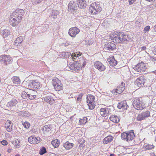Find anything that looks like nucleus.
<instances>
[{
  "instance_id": "obj_1",
  "label": "nucleus",
  "mask_w": 156,
  "mask_h": 156,
  "mask_svg": "<svg viewBox=\"0 0 156 156\" xmlns=\"http://www.w3.org/2000/svg\"><path fill=\"white\" fill-rule=\"evenodd\" d=\"M110 37L115 43H120L125 41H127L129 40L128 36L123 33L117 31H115L111 34Z\"/></svg>"
},
{
  "instance_id": "obj_2",
  "label": "nucleus",
  "mask_w": 156,
  "mask_h": 156,
  "mask_svg": "<svg viewBox=\"0 0 156 156\" xmlns=\"http://www.w3.org/2000/svg\"><path fill=\"white\" fill-rule=\"evenodd\" d=\"M23 83L26 85V87L34 89H38L40 87V83L37 80H24Z\"/></svg>"
},
{
  "instance_id": "obj_3",
  "label": "nucleus",
  "mask_w": 156,
  "mask_h": 156,
  "mask_svg": "<svg viewBox=\"0 0 156 156\" xmlns=\"http://www.w3.org/2000/svg\"><path fill=\"white\" fill-rule=\"evenodd\" d=\"M135 136V135L133 130H132L127 132H123L121 134L122 139L123 140H126L128 142L132 141Z\"/></svg>"
},
{
  "instance_id": "obj_4",
  "label": "nucleus",
  "mask_w": 156,
  "mask_h": 156,
  "mask_svg": "<svg viewBox=\"0 0 156 156\" xmlns=\"http://www.w3.org/2000/svg\"><path fill=\"white\" fill-rule=\"evenodd\" d=\"M133 105L137 110H142L145 107L144 101L139 99H135L133 101Z\"/></svg>"
},
{
  "instance_id": "obj_5",
  "label": "nucleus",
  "mask_w": 156,
  "mask_h": 156,
  "mask_svg": "<svg viewBox=\"0 0 156 156\" xmlns=\"http://www.w3.org/2000/svg\"><path fill=\"white\" fill-rule=\"evenodd\" d=\"M101 9L102 8L100 5L96 3L92 4L89 9L90 12L93 14H95L99 13Z\"/></svg>"
},
{
  "instance_id": "obj_6",
  "label": "nucleus",
  "mask_w": 156,
  "mask_h": 156,
  "mask_svg": "<svg viewBox=\"0 0 156 156\" xmlns=\"http://www.w3.org/2000/svg\"><path fill=\"white\" fill-rule=\"evenodd\" d=\"M87 102L88 103L89 108L90 109H93L95 107L94 104L95 98L91 94L87 96Z\"/></svg>"
},
{
  "instance_id": "obj_7",
  "label": "nucleus",
  "mask_w": 156,
  "mask_h": 156,
  "mask_svg": "<svg viewBox=\"0 0 156 156\" xmlns=\"http://www.w3.org/2000/svg\"><path fill=\"white\" fill-rule=\"evenodd\" d=\"M24 14V12L23 9H17L13 12L11 16L17 18L19 20H21Z\"/></svg>"
},
{
  "instance_id": "obj_8",
  "label": "nucleus",
  "mask_w": 156,
  "mask_h": 156,
  "mask_svg": "<svg viewBox=\"0 0 156 156\" xmlns=\"http://www.w3.org/2000/svg\"><path fill=\"white\" fill-rule=\"evenodd\" d=\"M53 85L55 89L57 91L62 90V84L60 80L58 78L53 79L52 80Z\"/></svg>"
},
{
  "instance_id": "obj_9",
  "label": "nucleus",
  "mask_w": 156,
  "mask_h": 156,
  "mask_svg": "<svg viewBox=\"0 0 156 156\" xmlns=\"http://www.w3.org/2000/svg\"><path fill=\"white\" fill-rule=\"evenodd\" d=\"M145 64L143 62L139 63L135 65L133 67V69L137 72L143 73L147 69Z\"/></svg>"
},
{
  "instance_id": "obj_10",
  "label": "nucleus",
  "mask_w": 156,
  "mask_h": 156,
  "mask_svg": "<svg viewBox=\"0 0 156 156\" xmlns=\"http://www.w3.org/2000/svg\"><path fill=\"white\" fill-rule=\"evenodd\" d=\"M79 60L80 63L78 61L76 62L73 64L74 67L77 70L79 68L80 66H81V68H84L86 64V62L85 59L83 58H80Z\"/></svg>"
},
{
  "instance_id": "obj_11",
  "label": "nucleus",
  "mask_w": 156,
  "mask_h": 156,
  "mask_svg": "<svg viewBox=\"0 0 156 156\" xmlns=\"http://www.w3.org/2000/svg\"><path fill=\"white\" fill-rule=\"evenodd\" d=\"M115 49H116V45L111 42H108L104 45V50L106 51H112Z\"/></svg>"
},
{
  "instance_id": "obj_12",
  "label": "nucleus",
  "mask_w": 156,
  "mask_h": 156,
  "mask_svg": "<svg viewBox=\"0 0 156 156\" xmlns=\"http://www.w3.org/2000/svg\"><path fill=\"white\" fill-rule=\"evenodd\" d=\"M12 60L9 56L4 55L0 56V62L6 65L9 64Z\"/></svg>"
},
{
  "instance_id": "obj_13",
  "label": "nucleus",
  "mask_w": 156,
  "mask_h": 156,
  "mask_svg": "<svg viewBox=\"0 0 156 156\" xmlns=\"http://www.w3.org/2000/svg\"><path fill=\"white\" fill-rule=\"evenodd\" d=\"M150 116V112L148 111H146L139 114L136 118L137 120L141 121Z\"/></svg>"
},
{
  "instance_id": "obj_14",
  "label": "nucleus",
  "mask_w": 156,
  "mask_h": 156,
  "mask_svg": "<svg viewBox=\"0 0 156 156\" xmlns=\"http://www.w3.org/2000/svg\"><path fill=\"white\" fill-rule=\"evenodd\" d=\"M80 31V30L76 27L71 28L69 30L68 34L72 37H75Z\"/></svg>"
},
{
  "instance_id": "obj_15",
  "label": "nucleus",
  "mask_w": 156,
  "mask_h": 156,
  "mask_svg": "<svg viewBox=\"0 0 156 156\" xmlns=\"http://www.w3.org/2000/svg\"><path fill=\"white\" fill-rule=\"evenodd\" d=\"M144 78V76H140L139 78H137L135 82V85L138 87H141V86H143L145 84V80H144L145 79Z\"/></svg>"
},
{
  "instance_id": "obj_16",
  "label": "nucleus",
  "mask_w": 156,
  "mask_h": 156,
  "mask_svg": "<svg viewBox=\"0 0 156 156\" xmlns=\"http://www.w3.org/2000/svg\"><path fill=\"white\" fill-rule=\"evenodd\" d=\"M77 4L73 1H71L69 3L68 5V9L69 12H72L77 10L78 5Z\"/></svg>"
},
{
  "instance_id": "obj_17",
  "label": "nucleus",
  "mask_w": 156,
  "mask_h": 156,
  "mask_svg": "<svg viewBox=\"0 0 156 156\" xmlns=\"http://www.w3.org/2000/svg\"><path fill=\"white\" fill-rule=\"evenodd\" d=\"M28 141L31 144H35L40 142L41 139L39 137H36L34 136H31L28 138Z\"/></svg>"
},
{
  "instance_id": "obj_18",
  "label": "nucleus",
  "mask_w": 156,
  "mask_h": 156,
  "mask_svg": "<svg viewBox=\"0 0 156 156\" xmlns=\"http://www.w3.org/2000/svg\"><path fill=\"white\" fill-rule=\"evenodd\" d=\"M94 66L96 68L100 71H104L105 69V67L99 61H97L95 62Z\"/></svg>"
},
{
  "instance_id": "obj_19",
  "label": "nucleus",
  "mask_w": 156,
  "mask_h": 156,
  "mask_svg": "<svg viewBox=\"0 0 156 156\" xmlns=\"http://www.w3.org/2000/svg\"><path fill=\"white\" fill-rule=\"evenodd\" d=\"M43 100L45 102L49 103L50 104H51L54 103V100L51 96V94L48 95L45 97H43Z\"/></svg>"
},
{
  "instance_id": "obj_20",
  "label": "nucleus",
  "mask_w": 156,
  "mask_h": 156,
  "mask_svg": "<svg viewBox=\"0 0 156 156\" xmlns=\"http://www.w3.org/2000/svg\"><path fill=\"white\" fill-rule=\"evenodd\" d=\"M76 2L78 7L81 9H84L87 6L85 0H77Z\"/></svg>"
},
{
  "instance_id": "obj_21",
  "label": "nucleus",
  "mask_w": 156,
  "mask_h": 156,
  "mask_svg": "<svg viewBox=\"0 0 156 156\" xmlns=\"http://www.w3.org/2000/svg\"><path fill=\"white\" fill-rule=\"evenodd\" d=\"M21 20H19V19H17V18L16 17H12L10 18L9 20V23L13 27H15L18 25V23Z\"/></svg>"
},
{
  "instance_id": "obj_22",
  "label": "nucleus",
  "mask_w": 156,
  "mask_h": 156,
  "mask_svg": "<svg viewBox=\"0 0 156 156\" xmlns=\"http://www.w3.org/2000/svg\"><path fill=\"white\" fill-rule=\"evenodd\" d=\"M128 106L126 104V101H124L119 102L117 107L119 109L122 108L123 110H125L127 108Z\"/></svg>"
},
{
  "instance_id": "obj_23",
  "label": "nucleus",
  "mask_w": 156,
  "mask_h": 156,
  "mask_svg": "<svg viewBox=\"0 0 156 156\" xmlns=\"http://www.w3.org/2000/svg\"><path fill=\"white\" fill-rule=\"evenodd\" d=\"M100 114L103 117H105L109 113V110L108 108H101L100 110Z\"/></svg>"
},
{
  "instance_id": "obj_24",
  "label": "nucleus",
  "mask_w": 156,
  "mask_h": 156,
  "mask_svg": "<svg viewBox=\"0 0 156 156\" xmlns=\"http://www.w3.org/2000/svg\"><path fill=\"white\" fill-rule=\"evenodd\" d=\"M12 123L10 120H7L5 124V127L9 132H11L12 129Z\"/></svg>"
},
{
  "instance_id": "obj_25",
  "label": "nucleus",
  "mask_w": 156,
  "mask_h": 156,
  "mask_svg": "<svg viewBox=\"0 0 156 156\" xmlns=\"http://www.w3.org/2000/svg\"><path fill=\"white\" fill-rule=\"evenodd\" d=\"M52 129L50 125H45L42 128V130L44 134L48 133Z\"/></svg>"
},
{
  "instance_id": "obj_26",
  "label": "nucleus",
  "mask_w": 156,
  "mask_h": 156,
  "mask_svg": "<svg viewBox=\"0 0 156 156\" xmlns=\"http://www.w3.org/2000/svg\"><path fill=\"white\" fill-rule=\"evenodd\" d=\"M110 120L114 123H118L119 122L120 119L119 117L115 115H112L110 117Z\"/></svg>"
},
{
  "instance_id": "obj_27",
  "label": "nucleus",
  "mask_w": 156,
  "mask_h": 156,
  "mask_svg": "<svg viewBox=\"0 0 156 156\" xmlns=\"http://www.w3.org/2000/svg\"><path fill=\"white\" fill-rule=\"evenodd\" d=\"M73 144L71 143L68 141L66 142V143L63 144V147L67 150H69L73 146Z\"/></svg>"
},
{
  "instance_id": "obj_28",
  "label": "nucleus",
  "mask_w": 156,
  "mask_h": 156,
  "mask_svg": "<svg viewBox=\"0 0 156 156\" xmlns=\"http://www.w3.org/2000/svg\"><path fill=\"white\" fill-rule=\"evenodd\" d=\"M113 139V137L111 136H108L104 139L103 143L104 144H107L109 142H111Z\"/></svg>"
},
{
  "instance_id": "obj_29",
  "label": "nucleus",
  "mask_w": 156,
  "mask_h": 156,
  "mask_svg": "<svg viewBox=\"0 0 156 156\" xmlns=\"http://www.w3.org/2000/svg\"><path fill=\"white\" fill-rule=\"evenodd\" d=\"M59 11L56 10H53L52 11L51 15L50 16L51 18H52L55 19L57 18V16L59 15Z\"/></svg>"
},
{
  "instance_id": "obj_30",
  "label": "nucleus",
  "mask_w": 156,
  "mask_h": 156,
  "mask_svg": "<svg viewBox=\"0 0 156 156\" xmlns=\"http://www.w3.org/2000/svg\"><path fill=\"white\" fill-rule=\"evenodd\" d=\"M18 103V101L17 100L15 99H12L11 101L9 102L7 105L8 106H15V105Z\"/></svg>"
},
{
  "instance_id": "obj_31",
  "label": "nucleus",
  "mask_w": 156,
  "mask_h": 156,
  "mask_svg": "<svg viewBox=\"0 0 156 156\" xmlns=\"http://www.w3.org/2000/svg\"><path fill=\"white\" fill-rule=\"evenodd\" d=\"M51 144L55 148H56L58 147L59 144V140L58 139H56L53 140L51 142Z\"/></svg>"
},
{
  "instance_id": "obj_32",
  "label": "nucleus",
  "mask_w": 156,
  "mask_h": 156,
  "mask_svg": "<svg viewBox=\"0 0 156 156\" xmlns=\"http://www.w3.org/2000/svg\"><path fill=\"white\" fill-rule=\"evenodd\" d=\"M71 55V53L69 52H65L62 53L60 55L61 58H69Z\"/></svg>"
},
{
  "instance_id": "obj_33",
  "label": "nucleus",
  "mask_w": 156,
  "mask_h": 156,
  "mask_svg": "<svg viewBox=\"0 0 156 156\" xmlns=\"http://www.w3.org/2000/svg\"><path fill=\"white\" fill-rule=\"evenodd\" d=\"M108 61L109 62L110 66H116L117 64V62L114 59H111L109 58L108 59Z\"/></svg>"
},
{
  "instance_id": "obj_34",
  "label": "nucleus",
  "mask_w": 156,
  "mask_h": 156,
  "mask_svg": "<svg viewBox=\"0 0 156 156\" xmlns=\"http://www.w3.org/2000/svg\"><path fill=\"white\" fill-rule=\"evenodd\" d=\"M1 33L4 37H7L10 34V32L7 29H5L1 31Z\"/></svg>"
},
{
  "instance_id": "obj_35",
  "label": "nucleus",
  "mask_w": 156,
  "mask_h": 156,
  "mask_svg": "<svg viewBox=\"0 0 156 156\" xmlns=\"http://www.w3.org/2000/svg\"><path fill=\"white\" fill-rule=\"evenodd\" d=\"M81 55V54L80 52H76L73 53H72L71 55L70 58L71 59H73V60H74V59H76L77 57H78L79 55L80 56Z\"/></svg>"
},
{
  "instance_id": "obj_36",
  "label": "nucleus",
  "mask_w": 156,
  "mask_h": 156,
  "mask_svg": "<svg viewBox=\"0 0 156 156\" xmlns=\"http://www.w3.org/2000/svg\"><path fill=\"white\" fill-rule=\"evenodd\" d=\"M13 83L16 84H18L20 83V80L19 77L15 76L12 80Z\"/></svg>"
},
{
  "instance_id": "obj_37",
  "label": "nucleus",
  "mask_w": 156,
  "mask_h": 156,
  "mask_svg": "<svg viewBox=\"0 0 156 156\" xmlns=\"http://www.w3.org/2000/svg\"><path fill=\"white\" fill-rule=\"evenodd\" d=\"M124 89L123 87H118L115 89V91L116 93L121 94L123 92Z\"/></svg>"
},
{
  "instance_id": "obj_38",
  "label": "nucleus",
  "mask_w": 156,
  "mask_h": 156,
  "mask_svg": "<svg viewBox=\"0 0 156 156\" xmlns=\"http://www.w3.org/2000/svg\"><path fill=\"white\" fill-rule=\"evenodd\" d=\"M20 142L17 140H13L12 141V143L14 145L16 146V148H18L20 147V144L19 143Z\"/></svg>"
},
{
  "instance_id": "obj_39",
  "label": "nucleus",
  "mask_w": 156,
  "mask_h": 156,
  "mask_svg": "<svg viewBox=\"0 0 156 156\" xmlns=\"http://www.w3.org/2000/svg\"><path fill=\"white\" fill-rule=\"evenodd\" d=\"M154 148L153 145L147 144L144 146V149L145 151L147 150H150Z\"/></svg>"
},
{
  "instance_id": "obj_40",
  "label": "nucleus",
  "mask_w": 156,
  "mask_h": 156,
  "mask_svg": "<svg viewBox=\"0 0 156 156\" xmlns=\"http://www.w3.org/2000/svg\"><path fill=\"white\" fill-rule=\"evenodd\" d=\"M87 118L86 117H84L83 119H80V123L81 124H85L87 122Z\"/></svg>"
},
{
  "instance_id": "obj_41",
  "label": "nucleus",
  "mask_w": 156,
  "mask_h": 156,
  "mask_svg": "<svg viewBox=\"0 0 156 156\" xmlns=\"http://www.w3.org/2000/svg\"><path fill=\"white\" fill-rule=\"evenodd\" d=\"M47 152L46 149L44 147H42L40 150L39 154L41 155H43Z\"/></svg>"
},
{
  "instance_id": "obj_42",
  "label": "nucleus",
  "mask_w": 156,
  "mask_h": 156,
  "mask_svg": "<svg viewBox=\"0 0 156 156\" xmlns=\"http://www.w3.org/2000/svg\"><path fill=\"white\" fill-rule=\"evenodd\" d=\"M83 95V94L81 93L79 95H78V97L77 98V99L76 100V101L77 103H79L81 101V98Z\"/></svg>"
},
{
  "instance_id": "obj_43",
  "label": "nucleus",
  "mask_w": 156,
  "mask_h": 156,
  "mask_svg": "<svg viewBox=\"0 0 156 156\" xmlns=\"http://www.w3.org/2000/svg\"><path fill=\"white\" fill-rule=\"evenodd\" d=\"M27 95V98L30 100L34 99L36 98V96L35 95H32L29 94Z\"/></svg>"
},
{
  "instance_id": "obj_44",
  "label": "nucleus",
  "mask_w": 156,
  "mask_h": 156,
  "mask_svg": "<svg viewBox=\"0 0 156 156\" xmlns=\"http://www.w3.org/2000/svg\"><path fill=\"white\" fill-rule=\"evenodd\" d=\"M23 41V39L21 36H20L17 37L15 40V41L18 42L19 43H22Z\"/></svg>"
},
{
  "instance_id": "obj_45",
  "label": "nucleus",
  "mask_w": 156,
  "mask_h": 156,
  "mask_svg": "<svg viewBox=\"0 0 156 156\" xmlns=\"http://www.w3.org/2000/svg\"><path fill=\"white\" fill-rule=\"evenodd\" d=\"M28 94L27 93H26V92L24 91L21 94V96L23 98L26 99L28 98L27 95Z\"/></svg>"
},
{
  "instance_id": "obj_46",
  "label": "nucleus",
  "mask_w": 156,
  "mask_h": 156,
  "mask_svg": "<svg viewBox=\"0 0 156 156\" xmlns=\"http://www.w3.org/2000/svg\"><path fill=\"white\" fill-rule=\"evenodd\" d=\"M24 127L27 129L29 127L30 124V123L27 122H25L23 124Z\"/></svg>"
},
{
  "instance_id": "obj_47",
  "label": "nucleus",
  "mask_w": 156,
  "mask_h": 156,
  "mask_svg": "<svg viewBox=\"0 0 156 156\" xmlns=\"http://www.w3.org/2000/svg\"><path fill=\"white\" fill-rule=\"evenodd\" d=\"M14 45L15 46L18 48L22 45V43H19L18 42L14 41Z\"/></svg>"
},
{
  "instance_id": "obj_48",
  "label": "nucleus",
  "mask_w": 156,
  "mask_h": 156,
  "mask_svg": "<svg viewBox=\"0 0 156 156\" xmlns=\"http://www.w3.org/2000/svg\"><path fill=\"white\" fill-rule=\"evenodd\" d=\"M144 78L145 79L144 80H145V84H148V83L149 82V78L151 77L150 76H149L148 77H146V76H144Z\"/></svg>"
},
{
  "instance_id": "obj_49",
  "label": "nucleus",
  "mask_w": 156,
  "mask_h": 156,
  "mask_svg": "<svg viewBox=\"0 0 156 156\" xmlns=\"http://www.w3.org/2000/svg\"><path fill=\"white\" fill-rule=\"evenodd\" d=\"M85 44L86 45H91L93 44V42L91 41V40H85Z\"/></svg>"
},
{
  "instance_id": "obj_50",
  "label": "nucleus",
  "mask_w": 156,
  "mask_h": 156,
  "mask_svg": "<svg viewBox=\"0 0 156 156\" xmlns=\"http://www.w3.org/2000/svg\"><path fill=\"white\" fill-rule=\"evenodd\" d=\"M43 0H31L33 3L38 4L41 2Z\"/></svg>"
},
{
  "instance_id": "obj_51",
  "label": "nucleus",
  "mask_w": 156,
  "mask_h": 156,
  "mask_svg": "<svg viewBox=\"0 0 156 156\" xmlns=\"http://www.w3.org/2000/svg\"><path fill=\"white\" fill-rule=\"evenodd\" d=\"M1 144L3 145H6L8 144V142L6 140H4L1 141Z\"/></svg>"
},
{
  "instance_id": "obj_52",
  "label": "nucleus",
  "mask_w": 156,
  "mask_h": 156,
  "mask_svg": "<svg viewBox=\"0 0 156 156\" xmlns=\"http://www.w3.org/2000/svg\"><path fill=\"white\" fill-rule=\"evenodd\" d=\"M150 28V27L149 26H147L144 28V31L145 32L148 31Z\"/></svg>"
},
{
  "instance_id": "obj_53",
  "label": "nucleus",
  "mask_w": 156,
  "mask_h": 156,
  "mask_svg": "<svg viewBox=\"0 0 156 156\" xmlns=\"http://www.w3.org/2000/svg\"><path fill=\"white\" fill-rule=\"evenodd\" d=\"M69 67L71 70L75 69V68L74 67L73 64H71L69 66Z\"/></svg>"
},
{
  "instance_id": "obj_54",
  "label": "nucleus",
  "mask_w": 156,
  "mask_h": 156,
  "mask_svg": "<svg viewBox=\"0 0 156 156\" xmlns=\"http://www.w3.org/2000/svg\"><path fill=\"white\" fill-rule=\"evenodd\" d=\"M136 0H129V5L132 4Z\"/></svg>"
},
{
  "instance_id": "obj_55",
  "label": "nucleus",
  "mask_w": 156,
  "mask_h": 156,
  "mask_svg": "<svg viewBox=\"0 0 156 156\" xmlns=\"http://www.w3.org/2000/svg\"><path fill=\"white\" fill-rule=\"evenodd\" d=\"M125 84L123 82L121 83V87H123L124 88V87L125 86Z\"/></svg>"
},
{
  "instance_id": "obj_56",
  "label": "nucleus",
  "mask_w": 156,
  "mask_h": 156,
  "mask_svg": "<svg viewBox=\"0 0 156 156\" xmlns=\"http://www.w3.org/2000/svg\"><path fill=\"white\" fill-rule=\"evenodd\" d=\"M141 48L142 50H144L146 49V47L145 46H143Z\"/></svg>"
},
{
  "instance_id": "obj_57",
  "label": "nucleus",
  "mask_w": 156,
  "mask_h": 156,
  "mask_svg": "<svg viewBox=\"0 0 156 156\" xmlns=\"http://www.w3.org/2000/svg\"><path fill=\"white\" fill-rule=\"evenodd\" d=\"M85 145L83 143L80 144V146L81 147H83Z\"/></svg>"
},
{
  "instance_id": "obj_58",
  "label": "nucleus",
  "mask_w": 156,
  "mask_h": 156,
  "mask_svg": "<svg viewBox=\"0 0 156 156\" xmlns=\"http://www.w3.org/2000/svg\"><path fill=\"white\" fill-rule=\"evenodd\" d=\"M12 150V149H8L7 150V152L9 153H11Z\"/></svg>"
},
{
  "instance_id": "obj_59",
  "label": "nucleus",
  "mask_w": 156,
  "mask_h": 156,
  "mask_svg": "<svg viewBox=\"0 0 156 156\" xmlns=\"http://www.w3.org/2000/svg\"><path fill=\"white\" fill-rule=\"evenodd\" d=\"M150 154L151 156H156V155L154 153H151Z\"/></svg>"
},
{
  "instance_id": "obj_60",
  "label": "nucleus",
  "mask_w": 156,
  "mask_h": 156,
  "mask_svg": "<svg viewBox=\"0 0 156 156\" xmlns=\"http://www.w3.org/2000/svg\"><path fill=\"white\" fill-rule=\"evenodd\" d=\"M154 30L156 32V25L154 26Z\"/></svg>"
},
{
  "instance_id": "obj_61",
  "label": "nucleus",
  "mask_w": 156,
  "mask_h": 156,
  "mask_svg": "<svg viewBox=\"0 0 156 156\" xmlns=\"http://www.w3.org/2000/svg\"><path fill=\"white\" fill-rule=\"evenodd\" d=\"M64 45L65 46H66L68 45V43H66L64 44Z\"/></svg>"
},
{
  "instance_id": "obj_62",
  "label": "nucleus",
  "mask_w": 156,
  "mask_h": 156,
  "mask_svg": "<svg viewBox=\"0 0 156 156\" xmlns=\"http://www.w3.org/2000/svg\"><path fill=\"white\" fill-rule=\"evenodd\" d=\"M110 156H115V155L114 154H111L110 155Z\"/></svg>"
},
{
  "instance_id": "obj_63",
  "label": "nucleus",
  "mask_w": 156,
  "mask_h": 156,
  "mask_svg": "<svg viewBox=\"0 0 156 156\" xmlns=\"http://www.w3.org/2000/svg\"><path fill=\"white\" fill-rule=\"evenodd\" d=\"M15 156H20V155L18 154H17L15 155Z\"/></svg>"
},
{
  "instance_id": "obj_64",
  "label": "nucleus",
  "mask_w": 156,
  "mask_h": 156,
  "mask_svg": "<svg viewBox=\"0 0 156 156\" xmlns=\"http://www.w3.org/2000/svg\"><path fill=\"white\" fill-rule=\"evenodd\" d=\"M155 138H156L155 141H156V137H155Z\"/></svg>"
}]
</instances>
